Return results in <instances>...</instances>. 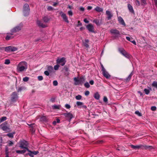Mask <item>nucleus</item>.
I'll return each instance as SVG.
<instances>
[{
    "label": "nucleus",
    "mask_w": 157,
    "mask_h": 157,
    "mask_svg": "<svg viewBox=\"0 0 157 157\" xmlns=\"http://www.w3.org/2000/svg\"><path fill=\"white\" fill-rule=\"evenodd\" d=\"M28 68V64L25 61H22L19 63L17 66L16 70L18 72H25Z\"/></svg>",
    "instance_id": "obj_1"
},
{
    "label": "nucleus",
    "mask_w": 157,
    "mask_h": 157,
    "mask_svg": "<svg viewBox=\"0 0 157 157\" xmlns=\"http://www.w3.org/2000/svg\"><path fill=\"white\" fill-rule=\"evenodd\" d=\"M23 26L22 24H20L12 28L10 31L11 33H16L19 32L22 29Z\"/></svg>",
    "instance_id": "obj_2"
},
{
    "label": "nucleus",
    "mask_w": 157,
    "mask_h": 157,
    "mask_svg": "<svg viewBox=\"0 0 157 157\" xmlns=\"http://www.w3.org/2000/svg\"><path fill=\"white\" fill-rule=\"evenodd\" d=\"M19 147L22 149H29L27 147L28 145V143L25 140H23L19 142Z\"/></svg>",
    "instance_id": "obj_3"
},
{
    "label": "nucleus",
    "mask_w": 157,
    "mask_h": 157,
    "mask_svg": "<svg viewBox=\"0 0 157 157\" xmlns=\"http://www.w3.org/2000/svg\"><path fill=\"white\" fill-rule=\"evenodd\" d=\"M74 81H75L74 84L75 85H78L83 83L85 81V79L83 77L80 78L79 79L75 78Z\"/></svg>",
    "instance_id": "obj_4"
},
{
    "label": "nucleus",
    "mask_w": 157,
    "mask_h": 157,
    "mask_svg": "<svg viewBox=\"0 0 157 157\" xmlns=\"http://www.w3.org/2000/svg\"><path fill=\"white\" fill-rule=\"evenodd\" d=\"M66 62L65 58L62 57L61 58H58L56 60V63L57 64H60L62 66H64Z\"/></svg>",
    "instance_id": "obj_5"
},
{
    "label": "nucleus",
    "mask_w": 157,
    "mask_h": 157,
    "mask_svg": "<svg viewBox=\"0 0 157 157\" xmlns=\"http://www.w3.org/2000/svg\"><path fill=\"white\" fill-rule=\"evenodd\" d=\"M17 49V48L16 47L9 46L5 48V51L7 52H14Z\"/></svg>",
    "instance_id": "obj_6"
},
{
    "label": "nucleus",
    "mask_w": 157,
    "mask_h": 157,
    "mask_svg": "<svg viewBox=\"0 0 157 157\" xmlns=\"http://www.w3.org/2000/svg\"><path fill=\"white\" fill-rule=\"evenodd\" d=\"M27 151H28L29 153L27 154V155H28L31 157H34V155H36L39 153L38 151H31L29 150V149H27Z\"/></svg>",
    "instance_id": "obj_7"
},
{
    "label": "nucleus",
    "mask_w": 157,
    "mask_h": 157,
    "mask_svg": "<svg viewBox=\"0 0 157 157\" xmlns=\"http://www.w3.org/2000/svg\"><path fill=\"white\" fill-rule=\"evenodd\" d=\"M11 100L12 101L14 102L17 100L18 98V96L16 92H13L11 95Z\"/></svg>",
    "instance_id": "obj_8"
},
{
    "label": "nucleus",
    "mask_w": 157,
    "mask_h": 157,
    "mask_svg": "<svg viewBox=\"0 0 157 157\" xmlns=\"http://www.w3.org/2000/svg\"><path fill=\"white\" fill-rule=\"evenodd\" d=\"M0 128L6 132H9L10 131V128L4 124L0 125Z\"/></svg>",
    "instance_id": "obj_9"
},
{
    "label": "nucleus",
    "mask_w": 157,
    "mask_h": 157,
    "mask_svg": "<svg viewBox=\"0 0 157 157\" xmlns=\"http://www.w3.org/2000/svg\"><path fill=\"white\" fill-rule=\"evenodd\" d=\"M59 14L61 15L63 20L65 21L66 22L68 23L69 21L68 20V18L66 14L62 11H60L59 13Z\"/></svg>",
    "instance_id": "obj_10"
},
{
    "label": "nucleus",
    "mask_w": 157,
    "mask_h": 157,
    "mask_svg": "<svg viewBox=\"0 0 157 157\" xmlns=\"http://www.w3.org/2000/svg\"><path fill=\"white\" fill-rule=\"evenodd\" d=\"M76 105L79 108L86 109L87 108L86 106L83 105V103L81 102L77 101Z\"/></svg>",
    "instance_id": "obj_11"
},
{
    "label": "nucleus",
    "mask_w": 157,
    "mask_h": 157,
    "mask_svg": "<svg viewBox=\"0 0 157 157\" xmlns=\"http://www.w3.org/2000/svg\"><path fill=\"white\" fill-rule=\"evenodd\" d=\"M66 118L69 120V121H70L71 119L73 117V115L72 113H64L63 114Z\"/></svg>",
    "instance_id": "obj_12"
},
{
    "label": "nucleus",
    "mask_w": 157,
    "mask_h": 157,
    "mask_svg": "<svg viewBox=\"0 0 157 157\" xmlns=\"http://www.w3.org/2000/svg\"><path fill=\"white\" fill-rule=\"evenodd\" d=\"M36 24L42 28H46L48 26L47 25L44 24L40 21L39 20L36 21Z\"/></svg>",
    "instance_id": "obj_13"
},
{
    "label": "nucleus",
    "mask_w": 157,
    "mask_h": 157,
    "mask_svg": "<svg viewBox=\"0 0 157 157\" xmlns=\"http://www.w3.org/2000/svg\"><path fill=\"white\" fill-rule=\"evenodd\" d=\"M86 27L89 31L93 33L94 32V27L93 25L91 24H89Z\"/></svg>",
    "instance_id": "obj_14"
},
{
    "label": "nucleus",
    "mask_w": 157,
    "mask_h": 157,
    "mask_svg": "<svg viewBox=\"0 0 157 157\" xmlns=\"http://www.w3.org/2000/svg\"><path fill=\"white\" fill-rule=\"evenodd\" d=\"M102 71L103 75L106 78H108L110 77V75L105 69Z\"/></svg>",
    "instance_id": "obj_15"
},
{
    "label": "nucleus",
    "mask_w": 157,
    "mask_h": 157,
    "mask_svg": "<svg viewBox=\"0 0 157 157\" xmlns=\"http://www.w3.org/2000/svg\"><path fill=\"white\" fill-rule=\"evenodd\" d=\"M118 21L120 24L121 25L125 26L126 25V24L124 22V21L122 18L120 17H118Z\"/></svg>",
    "instance_id": "obj_16"
},
{
    "label": "nucleus",
    "mask_w": 157,
    "mask_h": 157,
    "mask_svg": "<svg viewBox=\"0 0 157 157\" xmlns=\"http://www.w3.org/2000/svg\"><path fill=\"white\" fill-rule=\"evenodd\" d=\"M111 33L115 35H118L120 33L119 31L116 29H112L110 30Z\"/></svg>",
    "instance_id": "obj_17"
},
{
    "label": "nucleus",
    "mask_w": 157,
    "mask_h": 157,
    "mask_svg": "<svg viewBox=\"0 0 157 157\" xmlns=\"http://www.w3.org/2000/svg\"><path fill=\"white\" fill-rule=\"evenodd\" d=\"M106 14L108 16V18L109 20L113 16V15L111 11L109 10H106Z\"/></svg>",
    "instance_id": "obj_18"
},
{
    "label": "nucleus",
    "mask_w": 157,
    "mask_h": 157,
    "mask_svg": "<svg viewBox=\"0 0 157 157\" xmlns=\"http://www.w3.org/2000/svg\"><path fill=\"white\" fill-rule=\"evenodd\" d=\"M128 10L131 13H134V11L133 10V7L130 4H128Z\"/></svg>",
    "instance_id": "obj_19"
},
{
    "label": "nucleus",
    "mask_w": 157,
    "mask_h": 157,
    "mask_svg": "<svg viewBox=\"0 0 157 157\" xmlns=\"http://www.w3.org/2000/svg\"><path fill=\"white\" fill-rule=\"evenodd\" d=\"M28 125L30 127L32 128V129H31V130L33 132H35V127L34 125V124H28Z\"/></svg>",
    "instance_id": "obj_20"
},
{
    "label": "nucleus",
    "mask_w": 157,
    "mask_h": 157,
    "mask_svg": "<svg viewBox=\"0 0 157 157\" xmlns=\"http://www.w3.org/2000/svg\"><path fill=\"white\" fill-rule=\"evenodd\" d=\"M30 10L29 6L27 4H25L23 6V10Z\"/></svg>",
    "instance_id": "obj_21"
},
{
    "label": "nucleus",
    "mask_w": 157,
    "mask_h": 157,
    "mask_svg": "<svg viewBox=\"0 0 157 157\" xmlns=\"http://www.w3.org/2000/svg\"><path fill=\"white\" fill-rule=\"evenodd\" d=\"M94 97L96 99L98 100L100 98V96L99 93L97 92L94 94Z\"/></svg>",
    "instance_id": "obj_22"
},
{
    "label": "nucleus",
    "mask_w": 157,
    "mask_h": 157,
    "mask_svg": "<svg viewBox=\"0 0 157 157\" xmlns=\"http://www.w3.org/2000/svg\"><path fill=\"white\" fill-rule=\"evenodd\" d=\"M151 90V89L150 87H149V89H145L144 90V91L145 92V94L147 95L149 94Z\"/></svg>",
    "instance_id": "obj_23"
},
{
    "label": "nucleus",
    "mask_w": 157,
    "mask_h": 157,
    "mask_svg": "<svg viewBox=\"0 0 157 157\" xmlns=\"http://www.w3.org/2000/svg\"><path fill=\"white\" fill-rule=\"evenodd\" d=\"M141 145H136V146L133 145H131V147L132 148L135 149H139L141 147Z\"/></svg>",
    "instance_id": "obj_24"
},
{
    "label": "nucleus",
    "mask_w": 157,
    "mask_h": 157,
    "mask_svg": "<svg viewBox=\"0 0 157 157\" xmlns=\"http://www.w3.org/2000/svg\"><path fill=\"white\" fill-rule=\"evenodd\" d=\"M95 10L98 12H102L103 11V8H100L98 6L96 7L95 8Z\"/></svg>",
    "instance_id": "obj_25"
},
{
    "label": "nucleus",
    "mask_w": 157,
    "mask_h": 157,
    "mask_svg": "<svg viewBox=\"0 0 157 157\" xmlns=\"http://www.w3.org/2000/svg\"><path fill=\"white\" fill-rule=\"evenodd\" d=\"M119 52L122 55L124 54L126 51L122 48H119L118 49Z\"/></svg>",
    "instance_id": "obj_26"
},
{
    "label": "nucleus",
    "mask_w": 157,
    "mask_h": 157,
    "mask_svg": "<svg viewBox=\"0 0 157 157\" xmlns=\"http://www.w3.org/2000/svg\"><path fill=\"white\" fill-rule=\"evenodd\" d=\"M123 55L126 58L128 59L130 58L131 56V55L129 53H127L126 51L124 53V54H123Z\"/></svg>",
    "instance_id": "obj_27"
},
{
    "label": "nucleus",
    "mask_w": 157,
    "mask_h": 157,
    "mask_svg": "<svg viewBox=\"0 0 157 157\" xmlns=\"http://www.w3.org/2000/svg\"><path fill=\"white\" fill-rule=\"evenodd\" d=\"M12 34L7 35L6 37V40H9L13 38V37L12 36Z\"/></svg>",
    "instance_id": "obj_28"
},
{
    "label": "nucleus",
    "mask_w": 157,
    "mask_h": 157,
    "mask_svg": "<svg viewBox=\"0 0 157 157\" xmlns=\"http://www.w3.org/2000/svg\"><path fill=\"white\" fill-rule=\"evenodd\" d=\"M29 11L30 10H23V11L24 15L25 16H28L29 13Z\"/></svg>",
    "instance_id": "obj_29"
},
{
    "label": "nucleus",
    "mask_w": 157,
    "mask_h": 157,
    "mask_svg": "<svg viewBox=\"0 0 157 157\" xmlns=\"http://www.w3.org/2000/svg\"><path fill=\"white\" fill-rule=\"evenodd\" d=\"M132 75V72L128 76V77L126 79V81L127 82L129 81L131 79V78Z\"/></svg>",
    "instance_id": "obj_30"
},
{
    "label": "nucleus",
    "mask_w": 157,
    "mask_h": 157,
    "mask_svg": "<svg viewBox=\"0 0 157 157\" xmlns=\"http://www.w3.org/2000/svg\"><path fill=\"white\" fill-rule=\"evenodd\" d=\"M47 70L49 72H52L53 70V67L52 66H48Z\"/></svg>",
    "instance_id": "obj_31"
},
{
    "label": "nucleus",
    "mask_w": 157,
    "mask_h": 157,
    "mask_svg": "<svg viewBox=\"0 0 157 157\" xmlns=\"http://www.w3.org/2000/svg\"><path fill=\"white\" fill-rule=\"evenodd\" d=\"M15 134L14 132L12 133H9L7 134V136L13 138V135Z\"/></svg>",
    "instance_id": "obj_32"
},
{
    "label": "nucleus",
    "mask_w": 157,
    "mask_h": 157,
    "mask_svg": "<svg viewBox=\"0 0 157 157\" xmlns=\"http://www.w3.org/2000/svg\"><path fill=\"white\" fill-rule=\"evenodd\" d=\"M93 22L95 23L97 25H99L100 24L99 23V21L98 19H95L93 21Z\"/></svg>",
    "instance_id": "obj_33"
},
{
    "label": "nucleus",
    "mask_w": 157,
    "mask_h": 157,
    "mask_svg": "<svg viewBox=\"0 0 157 157\" xmlns=\"http://www.w3.org/2000/svg\"><path fill=\"white\" fill-rule=\"evenodd\" d=\"M6 119V117H2L1 118H0V123L5 121Z\"/></svg>",
    "instance_id": "obj_34"
},
{
    "label": "nucleus",
    "mask_w": 157,
    "mask_h": 157,
    "mask_svg": "<svg viewBox=\"0 0 157 157\" xmlns=\"http://www.w3.org/2000/svg\"><path fill=\"white\" fill-rule=\"evenodd\" d=\"M43 20L44 22H47L49 21V19L47 17H45L43 18Z\"/></svg>",
    "instance_id": "obj_35"
},
{
    "label": "nucleus",
    "mask_w": 157,
    "mask_h": 157,
    "mask_svg": "<svg viewBox=\"0 0 157 157\" xmlns=\"http://www.w3.org/2000/svg\"><path fill=\"white\" fill-rule=\"evenodd\" d=\"M68 14L70 17H72L73 15V13L72 11L71 10H70L68 11Z\"/></svg>",
    "instance_id": "obj_36"
},
{
    "label": "nucleus",
    "mask_w": 157,
    "mask_h": 157,
    "mask_svg": "<svg viewBox=\"0 0 157 157\" xmlns=\"http://www.w3.org/2000/svg\"><path fill=\"white\" fill-rule=\"evenodd\" d=\"M152 86L157 89V82L154 81L152 83Z\"/></svg>",
    "instance_id": "obj_37"
},
{
    "label": "nucleus",
    "mask_w": 157,
    "mask_h": 157,
    "mask_svg": "<svg viewBox=\"0 0 157 157\" xmlns=\"http://www.w3.org/2000/svg\"><path fill=\"white\" fill-rule=\"evenodd\" d=\"M82 96L78 95L75 97L76 99L77 100H80L82 98Z\"/></svg>",
    "instance_id": "obj_38"
},
{
    "label": "nucleus",
    "mask_w": 157,
    "mask_h": 157,
    "mask_svg": "<svg viewBox=\"0 0 157 157\" xmlns=\"http://www.w3.org/2000/svg\"><path fill=\"white\" fill-rule=\"evenodd\" d=\"M60 106V105H54L53 106V108L55 109H59Z\"/></svg>",
    "instance_id": "obj_39"
},
{
    "label": "nucleus",
    "mask_w": 157,
    "mask_h": 157,
    "mask_svg": "<svg viewBox=\"0 0 157 157\" xmlns=\"http://www.w3.org/2000/svg\"><path fill=\"white\" fill-rule=\"evenodd\" d=\"M84 86L85 87L87 88H89L90 86V84L88 82H86L84 84Z\"/></svg>",
    "instance_id": "obj_40"
},
{
    "label": "nucleus",
    "mask_w": 157,
    "mask_h": 157,
    "mask_svg": "<svg viewBox=\"0 0 157 157\" xmlns=\"http://www.w3.org/2000/svg\"><path fill=\"white\" fill-rule=\"evenodd\" d=\"M5 153L6 154H9V149L7 147L5 148Z\"/></svg>",
    "instance_id": "obj_41"
},
{
    "label": "nucleus",
    "mask_w": 157,
    "mask_h": 157,
    "mask_svg": "<svg viewBox=\"0 0 157 157\" xmlns=\"http://www.w3.org/2000/svg\"><path fill=\"white\" fill-rule=\"evenodd\" d=\"M10 63V61L9 59H6L5 62V63L6 64H8Z\"/></svg>",
    "instance_id": "obj_42"
},
{
    "label": "nucleus",
    "mask_w": 157,
    "mask_h": 157,
    "mask_svg": "<svg viewBox=\"0 0 157 157\" xmlns=\"http://www.w3.org/2000/svg\"><path fill=\"white\" fill-rule=\"evenodd\" d=\"M29 80V78L28 77H25L23 78V81L24 82H27Z\"/></svg>",
    "instance_id": "obj_43"
},
{
    "label": "nucleus",
    "mask_w": 157,
    "mask_h": 157,
    "mask_svg": "<svg viewBox=\"0 0 157 157\" xmlns=\"http://www.w3.org/2000/svg\"><path fill=\"white\" fill-rule=\"evenodd\" d=\"M59 67V65H55L54 66V69L55 70H57L58 69Z\"/></svg>",
    "instance_id": "obj_44"
},
{
    "label": "nucleus",
    "mask_w": 157,
    "mask_h": 157,
    "mask_svg": "<svg viewBox=\"0 0 157 157\" xmlns=\"http://www.w3.org/2000/svg\"><path fill=\"white\" fill-rule=\"evenodd\" d=\"M50 72H49L48 71H45L44 72V74H45V75H46L47 76H48L49 75V73Z\"/></svg>",
    "instance_id": "obj_45"
},
{
    "label": "nucleus",
    "mask_w": 157,
    "mask_h": 157,
    "mask_svg": "<svg viewBox=\"0 0 157 157\" xmlns=\"http://www.w3.org/2000/svg\"><path fill=\"white\" fill-rule=\"evenodd\" d=\"M151 109L152 111H155L156 109V107L155 106H152L151 108Z\"/></svg>",
    "instance_id": "obj_46"
},
{
    "label": "nucleus",
    "mask_w": 157,
    "mask_h": 157,
    "mask_svg": "<svg viewBox=\"0 0 157 157\" xmlns=\"http://www.w3.org/2000/svg\"><path fill=\"white\" fill-rule=\"evenodd\" d=\"M53 85L54 86H56L58 85V82L56 80H54L53 82Z\"/></svg>",
    "instance_id": "obj_47"
},
{
    "label": "nucleus",
    "mask_w": 157,
    "mask_h": 157,
    "mask_svg": "<svg viewBox=\"0 0 157 157\" xmlns=\"http://www.w3.org/2000/svg\"><path fill=\"white\" fill-rule=\"evenodd\" d=\"M38 78L39 80L41 81L43 80V77L42 76H38Z\"/></svg>",
    "instance_id": "obj_48"
},
{
    "label": "nucleus",
    "mask_w": 157,
    "mask_h": 157,
    "mask_svg": "<svg viewBox=\"0 0 157 157\" xmlns=\"http://www.w3.org/2000/svg\"><path fill=\"white\" fill-rule=\"evenodd\" d=\"M90 94V92L89 91H86L85 92V94L86 96H88Z\"/></svg>",
    "instance_id": "obj_49"
},
{
    "label": "nucleus",
    "mask_w": 157,
    "mask_h": 157,
    "mask_svg": "<svg viewBox=\"0 0 157 157\" xmlns=\"http://www.w3.org/2000/svg\"><path fill=\"white\" fill-rule=\"evenodd\" d=\"M65 107L67 109H69L71 108V106L70 105L68 104H66L65 105Z\"/></svg>",
    "instance_id": "obj_50"
},
{
    "label": "nucleus",
    "mask_w": 157,
    "mask_h": 157,
    "mask_svg": "<svg viewBox=\"0 0 157 157\" xmlns=\"http://www.w3.org/2000/svg\"><path fill=\"white\" fill-rule=\"evenodd\" d=\"M135 113L136 114L138 115L139 116H141V113L138 111H136L135 112Z\"/></svg>",
    "instance_id": "obj_51"
},
{
    "label": "nucleus",
    "mask_w": 157,
    "mask_h": 157,
    "mask_svg": "<svg viewBox=\"0 0 157 157\" xmlns=\"http://www.w3.org/2000/svg\"><path fill=\"white\" fill-rule=\"evenodd\" d=\"M48 10L49 11H51L53 10V8L51 6H49L48 7Z\"/></svg>",
    "instance_id": "obj_52"
},
{
    "label": "nucleus",
    "mask_w": 157,
    "mask_h": 157,
    "mask_svg": "<svg viewBox=\"0 0 157 157\" xmlns=\"http://www.w3.org/2000/svg\"><path fill=\"white\" fill-rule=\"evenodd\" d=\"M17 153L19 154H23L21 150H17L16 151Z\"/></svg>",
    "instance_id": "obj_53"
},
{
    "label": "nucleus",
    "mask_w": 157,
    "mask_h": 157,
    "mask_svg": "<svg viewBox=\"0 0 157 157\" xmlns=\"http://www.w3.org/2000/svg\"><path fill=\"white\" fill-rule=\"evenodd\" d=\"M126 39H127V40H128L130 42H131V41L132 40V38H131L130 37H128V36L126 37Z\"/></svg>",
    "instance_id": "obj_54"
},
{
    "label": "nucleus",
    "mask_w": 157,
    "mask_h": 157,
    "mask_svg": "<svg viewBox=\"0 0 157 157\" xmlns=\"http://www.w3.org/2000/svg\"><path fill=\"white\" fill-rule=\"evenodd\" d=\"M82 25V23L80 22V21H78V24L77 25V26H81Z\"/></svg>",
    "instance_id": "obj_55"
},
{
    "label": "nucleus",
    "mask_w": 157,
    "mask_h": 157,
    "mask_svg": "<svg viewBox=\"0 0 157 157\" xmlns=\"http://www.w3.org/2000/svg\"><path fill=\"white\" fill-rule=\"evenodd\" d=\"M103 101L105 102H107L108 101V99L106 97H104L103 98Z\"/></svg>",
    "instance_id": "obj_56"
},
{
    "label": "nucleus",
    "mask_w": 157,
    "mask_h": 157,
    "mask_svg": "<svg viewBox=\"0 0 157 157\" xmlns=\"http://www.w3.org/2000/svg\"><path fill=\"white\" fill-rule=\"evenodd\" d=\"M136 4L137 5L139 6L140 5V3L139 1L138 0H136L135 2Z\"/></svg>",
    "instance_id": "obj_57"
},
{
    "label": "nucleus",
    "mask_w": 157,
    "mask_h": 157,
    "mask_svg": "<svg viewBox=\"0 0 157 157\" xmlns=\"http://www.w3.org/2000/svg\"><path fill=\"white\" fill-rule=\"evenodd\" d=\"M84 8L82 7H81L79 8V10L80 11H83L84 10Z\"/></svg>",
    "instance_id": "obj_58"
},
{
    "label": "nucleus",
    "mask_w": 157,
    "mask_h": 157,
    "mask_svg": "<svg viewBox=\"0 0 157 157\" xmlns=\"http://www.w3.org/2000/svg\"><path fill=\"white\" fill-rule=\"evenodd\" d=\"M89 83L91 85H93L94 84V82L93 80H91L89 82Z\"/></svg>",
    "instance_id": "obj_59"
},
{
    "label": "nucleus",
    "mask_w": 157,
    "mask_h": 157,
    "mask_svg": "<svg viewBox=\"0 0 157 157\" xmlns=\"http://www.w3.org/2000/svg\"><path fill=\"white\" fill-rule=\"evenodd\" d=\"M8 144L10 146H11L13 145V143L12 141H9Z\"/></svg>",
    "instance_id": "obj_60"
},
{
    "label": "nucleus",
    "mask_w": 157,
    "mask_h": 157,
    "mask_svg": "<svg viewBox=\"0 0 157 157\" xmlns=\"http://www.w3.org/2000/svg\"><path fill=\"white\" fill-rule=\"evenodd\" d=\"M84 21L86 23H88L89 22V21H88L86 18H85L84 20Z\"/></svg>",
    "instance_id": "obj_61"
},
{
    "label": "nucleus",
    "mask_w": 157,
    "mask_h": 157,
    "mask_svg": "<svg viewBox=\"0 0 157 157\" xmlns=\"http://www.w3.org/2000/svg\"><path fill=\"white\" fill-rule=\"evenodd\" d=\"M101 71H103L104 70H105V69L104 68V67H103V66L102 64H101Z\"/></svg>",
    "instance_id": "obj_62"
},
{
    "label": "nucleus",
    "mask_w": 157,
    "mask_h": 157,
    "mask_svg": "<svg viewBox=\"0 0 157 157\" xmlns=\"http://www.w3.org/2000/svg\"><path fill=\"white\" fill-rule=\"evenodd\" d=\"M46 120V117L44 116L43 117L41 118V120L45 121Z\"/></svg>",
    "instance_id": "obj_63"
},
{
    "label": "nucleus",
    "mask_w": 157,
    "mask_h": 157,
    "mask_svg": "<svg viewBox=\"0 0 157 157\" xmlns=\"http://www.w3.org/2000/svg\"><path fill=\"white\" fill-rule=\"evenodd\" d=\"M131 42L133 44H134L135 45H136V42L135 40H132V41H131Z\"/></svg>",
    "instance_id": "obj_64"
}]
</instances>
